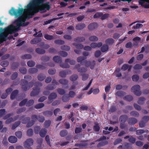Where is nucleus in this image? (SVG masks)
Instances as JSON below:
<instances>
[{
  "mask_svg": "<svg viewBox=\"0 0 149 149\" xmlns=\"http://www.w3.org/2000/svg\"><path fill=\"white\" fill-rule=\"evenodd\" d=\"M45 0H33L24 9L19 8L18 10H15L12 8L9 11L10 14L12 15L15 16L16 17H19L13 24L5 27L0 33V45L8 39L13 38L12 36L10 35L9 37L8 36L19 30L21 26H25L24 22L26 19L32 18L35 13L39 11L42 13H44L49 10L50 8L49 3L47 2L42 4Z\"/></svg>",
  "mask_w": 149,
  "mask_h": 149,
  "instance_id": "f257e3e1",
  "label": "nucleus"
},
{
  "mask_svg": "<svg viewBox=\"0 0 149 149\" xmlns=\"http://www.w3.org/2000/svg\"><path fill=\"white\" fill-rule=\"evenodd\" d=\"M42 86V84L41 83L39 82H36L34 84V86L36 87L33 88V91H32L30 94L31 96H35L38 95L40 92V88L38 86Z\"/></svg>",
  "mask_w": 149,
  "mask_h": 149,
  "instance_id": "f03ea898",
  "label": "nucleus"
},
{
  "mask_svg": "<svg viewBox=\"0 0 149 149\" xmlns=\"http://www.w3.org/2000/svg\"><path fill=\"white\" fill-rule=\"evenodd\" d=\"M21 84L22 89L24 91H26L29 89L30 87L33 86V82H31L28 84V82L24 79L22 80Z\"/></svg>",
  "mask_w": 149,
  "mask_h": 149,
  "instance_id": "7ed1b4c3",
  "label": "nucleus"
},
{
  "mask_svg": "<svg viewBox=\"0 0 149 149\" xmlns=\"http://www.w3.org/2000/svg\"><path fill=\"white\" fill-rule=\"evenodd\" d=\"M34 141L32 138L26 139L23 145L26 149H32L31 146L33 145Z\"/></svg>",
  "mask_w": 149,
  "mask_h": 149,
  "instance_id": "20e7f679",
  "label": "nucleus"
},
{
  "mask_svg": "<svg viewBox=\"0 0 149 149\" xmlns=\"http://www.w3.org/2000/svg\"><path fill=\"white\" fill-rule=\"evenodd\" d=\"M141 87L139 85H136L133 86L131 88L132 92L137 96H139L141 94V92L140 91Z\"/></svg>",
  "mask_w": 149,
  "mask_h": 149,
  "instance_id": "39448f33",
  "label": "nucleus"
},
{
  "mask_svg": "<svg viewBox=\"0 0 149 149\" xmlns=\"http://www.w3.org/2000/svg\"><path fill=\"white\" fill-rule=\"evenodd\" d=\"M31 118L32 120L27 123L26 125L27 127H30L34 124L35 122L38 120V116L33 115L32 116Z\"/></svg>",
  "mask_w": 149,
  "mask_h": 149,
  "instance_id": "423d86ee",
  "label": "nucleus"
},
{
  "mask_svg": "<svg viewBox=\"0 0 149 149\" xmlns=\"http://www.w3.org/2000/svg\"><path fill=\"white\" fill-rule=\"evenodd\" d=\"M57 97V95L56 93H51L48 97V101L47 102V103L50 104L51 103L53 100L56 99Z\"/></svg>",
  "mask_w": 149,
  "mask_h": 149,
  "instance_id": "0eeeda50",
  "label": "nucleus"
},
{
  "mask_svg": "<svg viewBox=\"0 0 149 149\" xmlns=\"http://www.w3.org/2000/svg\"><path fill=\"white\" fill-rule=\"evenodd\" d=\"M95 61H93L91 62L90 61H86V66L87 67L90 66V68L93 69L94 68L95 65Z\"/></svg>",
  "mask_w": 149,
  "mask_h": 149,
  "instance_id": "6e6552de",
  "label": "nucleus"
},
{
  "mask_svg": "<svg viewBox=\"0 0 149 149\" xmlns=\"http://www.w3.org/2000/svg\"><path fill=\"white\" fill-rule=\"evenodd\" d=\"M102 45V43L101 42H92L91 44V48H95L96 47H101Z\"/></svg>",
  "mask_w": 149,
  "mask_h": 149,
  "instance_id": "1a4fd4ad",
  "label": "nucleus"
},
{
  "mask_svg": "<svg viewBox=\"0 0 149 149\" xmlns=\"http://www.w3.org/2000/svg\"><path fill=\"white\" fill-rule=\"evenodd\" d=\"M8 140L10 143H15L17 141V139L15 136H11L8 138Z\"/></svg>",
  "mask_w": 149,
  "mask_h": 149,
  "instance_id": "9d476101",
  "label": "nucleus"
},
{
  "mask_svg": "<svg viewBox=\"0 0 149 149\" xmlns=\"http://www.w3.org/2000/svg\"><path fill=\"white\" fill-rule=\"evenodd\" d=\"M98 26L97 24L96 23H93L90 24L88 26L89 29L93 30L97 28Z\"/></svg>",
  "mask_w": 149,
  "mask_h": 149,
  "instance_id": "9b49d317",
  "label": "nucleus"
},
{
  "mask_svg": "<svg viewBox=\"0 0 149 149\" xmlns=\"http://www.w3.org/2000/svg\"><path fill=\"white\" fill-rule=\"evenodd\" d=\"M20 119L22 120V123L23 124H26L27 121L30 120V118L29 117H26L24 118V116L20 117Z\"/></svg>",
  "mask_w": 149,
  "mask_h": 149,
  "instance_id": "f8f14e48",
  "label": "nucleus"
},
{
  "mask_svg": "<svg viewBox=\"0 0 149 149\" xmlns=\"http://www.w3.org/2000/svg\"><path fill=\"white\" fill-rule=\"evenodd\" d=\"M47 132V130L45 129H42L39 132L40 135L42 137H44L45 136Z\"/></svg>",
  "mask_w": 149,
  "mask_h": 149,
  "instance_id": "ddd939ff",
  "label": "nucleus"
},
{
  "mask_svg": "<svg viewBox=\"0 0 149 149\" xmlns=\"http://www.w3.org/2000/svg\"><path fill=\"white\" fill-rule=\"evenodd\" d=\"M137 122V119L134 118H130L128 120V123L130 125H134Z\"/></svg>",
  "mask_w": 149,
  "mask_h": 149,
  "instance_id": "4468645a",
  "label": "nucleus"
},
{
  "mask_svg": "<svg viewBox=\"0 0 149 149\" xmlns=\"http://www.w3.org/2000/svg\"><path fill=\"white\" fill-rule=\"evenodd\" d=\"M41 40V39L39 38H35L32 39L31 41V43L32 44H35L37 43Z\"/></svg>",
  "mask_w": 149,
  "mask_h": 149,
  "instance_id": "2eb2a0df",
  "label": "nucleus"
},
{
  "mask_svg": "<svg viewBox=\"0 0 149 149\" xmlns=\"http://www.w3.org/2000/svg\"><path fill=\"white\" fill-rule=\"evenodd\" d=\"M53 60L55 62L58 63H61L62 62L61 58L57 56H55L53 58Z\"/></svg>",
  "mask_w": 149,
  "mask_h": 149,
  "instance_id": "dca6fc26",
  "label": "nucleus"
},
{
  "mask_svg": "<svg viewBox=\"0 0 149 149\" xmlns=\"http://www.w3.org/2000/svg\"><path fill=\"white\" fill-rule=\"evenodd\" d=\"M44 38L48 40H52L54 39V37L52 35L45 34L44 36Z\"/></svg>",
  "mask_w": 149,
  "mask_h": 149,
  "instance_id": "f3484780",
  "label": "nucleus"
},
{
  "mask_svg": "<svg viewBox=\"0 0 149 149\" xmlns=\"http://www.w3.org/2000/svg\"><path fill=\"white\" fill-rule=\"evenodd\" d=\"M44 115L47 117H50L53 114V112L51 111H46L43 113Z\"/></svg>",
  "mask_w": 149,
  "mask_h": 149,
  "instance_id": "a211bd4d",
  "label": "nucleus"
},
{
  "mask_svg": "<svg viewBox=\"0 0 149 149\" xmlns=\"http://www.w3.org/2000/svg\"><path fill=\"white\" fill-rule=\"evenodd\" d=\"M141 40L140 38L139 37H137L134 38L133 40L134 41V45L137 46L138 45L139 43Z\"/></svg>",
  "mask_w": 149,
  "mask_h": 149,
  "instance_id": "6ab92c4d",
  "label": "nucleus"
},
{
  "mask_svg": "<svg viewBox=\"0 0 149 149\" xmlns=\"http://www.w3.org/2000/svg\"><path fill=\"white\" fill-rule=\"evenodd\" d=\"M85 27V25L84 24H78L76 26V29L78 30H81L84 28Z\"/></svg>",
  "mask_w": 149,
  "mask_h": 149,
  "instance_id": "aec40b11",
  "label": "nucleus"
},
{
  "mask_svg": "<svg viewBox=\"0 0 149 149\" xmlns=\"http://www.w3.org/2000/svg\"><path fill=\"white\" fill-rule=\"evenodd\" d=\"M73 45L75 46L76 48L78 49H82L84 48L83 45L81 44L74 43H73Z\"/></svg>",
  "mask_w": 149,
  "mask_h": 149,
  "instance_id": "412c9836",
  "label": "nucleus"
},
{
  "mask_svg": "<svg viewBox=\"0 0 149 149\" xmlns=\"http://www.w3.org/2000/svg\"><path fill=\"white\" fill-rule=\"evenodd\" d=\"M142 67L141 65L139 64H137L134 67V72L136 73H137V70H138L141 69L142 68Z\"/></svg>",
  "mask_w": 149,
  "mask_h": 149,
  "instance_id": "4be33fe9",
  "label": "nucleus"
},
{
  "mask_svg": "<svg viewBox=\"0 0 149 149\" xmlns=\"http://www.w3.org/2000/svg\"><path fill=\"white\" fill-rule=\"evenodd\" d=\"M145 100L146 99L145 98L140 97L138 99L137 102L139 104H142L145 103Z\"/></svg>",
  "mask_w": 149,
  "mask_h": 149,
  "instance_id": "5701e85b",
  "label": "nucleus"
},
{
  "mask_svg": "<svg viewBox=\"0 0 149 149\" xmlns=\"http://www.w3.org/2000/svg\"><path fill=\"white\" fill-rule=\"evenodd\" d=\"M109 47L108 45H103L101 48V50L103 52H107L108 51Z\"/></svg>",
  "mask_w": 149,
  "mask_h": 149,
  "instance_id": "b1692460",
  "label": "nucleus"
},
{
  "mask_svg": "<svg viewBox=\"0 0 149 149\" xmlns=\"http://www.w3.org/2000/svg\"><path fill=\"white\" fill-rule=\"evenodd\" d=\"M85 40V38L83 37H78L74 39V41L76 42H81Z\"/></svg>",
  "mask_w": 149,
  "mask_h": 149,
  "instance_id": "393cba45",
  "label": "nucleus"
},
{
  "mask_svg": "<svg viewBox=\"0 0 149 149\" xmlns=\"http://www.w3.org/2000/svg\"><path fill=\"white\" fill-rule=\"evenodd\" d=\"M45 77V75L42 74H40L38 76V79L40 81L43 80Z\"/></svg>",
  "mask_w": 149,
  "mask_h": 149,
  "instance_id": "a878e982",
  "label": "nucleus"
},
{
  "mask_svg": "<svg viewBox=\"0 0 149 149\" xmlns=\"http://www.w3.org/2000/svg\"><path fill=\"white\" fill-rule=\"evenodd\" d=\"M81 76L82 80L84 81L86 80L89 77V74L87 73L82 74Z\"/></svg>",
  "mask_w": 149,
  "mask_h": 149,
  "instance_id": "bb28decb",
  "label": "nucleus"
},
{
  "mask_svg": "<svg viewBox=\"0 0 149 149\" xmlns=\"http://www.w3.org/2000/svg\"><path fill=\"white\" fill-rule=\"evenodd\" d=\"M78 75L77 74H74L72 75L70 77V80L72 81H74L77 80L78 78Z\"/></svg>",
  "mask_w": 149,
  "mask_h": 149,
  "instance_id": "cd10ccee",
  "label": "nucleus"
},
{
  "mask_svg": "<svg viewBox=\"0 0 149 149\" xmlns=\"http://www.w3.org/2000/svg\"><path fill=\"white\" fill-rule=\"evenodd\" d=\"M29 72L31 74L36 73L38 72V70L35 68H32L29 69Z\"/></svg>",
  "mask_w": 149,
  "mask_h": 149,
  "instance_id": "c85d7f7f",
  "label": "nucleus"
},
{
  "mask_svg": "<svg viewBox=\"0 0 149 149\" xmlns=\"http://www.w3.org/2000/svg\"><path fill=\"white\" fill-rule=\"evenodd\" d=\"M18 93V90H16L13 91L11 94L10 96V98L12 100L14 99L17 95Z\"/></svg>",
  "mask_w": 149,
  "mask_h": 149,
  "instance_id": "c756f323",
  "label": "nucleus"
},
{
  "mask_svg": "<svg viewBox=\"0 0 149 149\" xmlns=\"http://www.w3.org/2000/svg\"><path fill=\"white\" fill-rule=\"evenodd\" d=\"M54 43L56 44L63 45L65 44V42L64 40H56L54 41Z\"/></svg>",
  "mask_w": 149,
  "mask_h": 149,
  "instance_id": "7c9ffc66",
  "label": "nucleus"
},
{
  "mask_svg": "<svg viewBox=\"0 0 149 149\" xmlns=\"http://www.w3.org/2000/svg\"><path fill=\"white\" fill-rule=\"evenodd\" d=\"M62 100L63 102H67L70 100L69 97L67 95H64L62 97Z\"/></svg>",
  "mask_w": 149,
  "mask_h": 149,
  "instance_id": "2f4dec72",
  "label": "nucleus"
},
{
  "mask_svg": "<svg viewBox=\"0 0 149 149\" xmlns=\"http://www.w3.org/2000/svg\"><path fill=\"white\" fill-rule=\"evenodd\" d=\"M59 82L62 84L66 85L68 83V81L65 79H60Z\"/></svg>",
  "mask_w": 149,
  "mask_h": 149,
  "instance_id": "473e14b6",
  "label": "nucleus"
},
{
  "mask_svg": "<svg viewBox=\"0 0 149 149\" xmlns=\"http://www.w3.org/2000/svg\"><path fill=\"white\" fill-rule=\"evenodd\" d=\"M36 51L37 53L40 54H44L45 53V51L44 50L40 48L36 49Z\"/></svg>",
  "mask_w": 149,
  "mask_h": 149,
  "instance_id": "72a5a7b5",
  "label": "nucleus"
},
{
  "mask_svg": "<svg viewBox=\"0 0 149 149\" xmlns=\"http://www.w3.org/2000/svg\"><path fill=\"white\" fill-rule=\"evenodd\" d=\"M116 94L118 96L122 97L125 95L126 93L124 92L118 91L116 93Z\"/></svg>",
  "mask_w": 149,
  "mask_h": 149,
  "instance_id": "f704fd0d",
  "label": "nucleus"
},
{
  "mask_svg": "<svg viewBox=\"0 0 149 149\" xmlns=\"http://www.w3.org/2000/svg\"><path fill=\"white\" fill-rule=\"evenodd\" d=\"M127 118L126 116H121L120 118V123H124Z\"/></svg>",
  "mask_w": 149,
  "mask_h": 149,
  "instance_id": "c9c22d12",
  "label": "nucleus"
},
{
  "mask_svg": "<svg viewBox=\"0 0 149 149\" xmlns=\"http://www.w3.org/2000/svg\"><path fill=\"white\" fill-rule=\"evenodd\" d=\"M65 62L66 63H69L71 65H74L75 63V61L74 60H71L69 58L66 59L65 60Z\"/></svg>",
  "mask_w": 149,
  "mask_h": 149,
  "instance_id": "e433bc0d",
  "label": "nucleus"
},
{
  "mask_svg": "<svg viewBox=\"0 0 149 149\" xmlns=\"http://www.w3.org/2000/svg\"><path fill=\"white\" fill-rule=\"evenodd\" d=\"M114 42L113 40L111 38L105 40L106 43L108 45H112Z\"/></svg>",
  "mask_w": 149,
  "mask_h": 149,
  "instance_id": "4c0bfd02",
  "label": "nucleus"
},
{
  "mask_svg": "<svg viewBox=\"0 0 149 149\" xmlns=\"http://www.w3.org/2000/svg\"><path fill=\"white\" fill-rule=\"evenodd\" d=\"M61 48L62 50L68 51L70 50V47L68 45H64L61 46Z\"/></svg>",
  "mask_w": 149,
  "mask_h": 149,
  "instance_id": "58836bf2",
  "label": "nucleus"
},
{
  "mask_svg": "<svg viewBox=\"0 0 149 149\" xmlns=\"http://www.w3.org/2000/svg\"><path fill=\"white\" fill-rule=\"evenodd\" d=\"M86 58H87L86 57L80 56L77 58V61L78 62L80 63L81 64L82 61Z\"/></svg>",
  "mask_w": 149,
  "mask_h": 149,
  "instance_id": "ea45409f",
  "label": "nucleus"
},
{
  "mask_svg": "<svg viewBox=\"0 0 149 149\" xmlns=\"http://www.w3.org/2000/svg\"><path fill=\"white\" fill-rule=\"evenodd\" d=\"M67 63L65 62V63H61L60 64V66L63 68H68L70 66Z\"/></svg>",
  "mask_w": 149,
  "mask_h": 149,
  "instance_id": "a19ab883",
  "label": "nucleus"
},
{
  "mask_svg": "<svg viewBox=\"0 0 149 149\" xmlns=\"http://www.w3.org/2000/svg\"><path fill=\"white\" fill-rule=\"evenodd\" d=\"M15 134L18 139H21L22 136V133L21 131L16 132Z\"/></svg>",
  "mask_w": 149,
  "mask_h": 149,
  "instance_id": "79ce46f5",
  "label": "nucleus"
},
{
  "mask_svg": "<svg viewBox=\"0 0 149 149\" xmlns=\"http://www.w3.org/2000/svg\"><path fill=\"white\" fill-rule=\"evenodd\" d=\"M127 69H128V70L129 71L131 69V67L129 66L127 64L123 65L121 68V69L124 71L126 70Z\"/></svg>",
  "mask_w": 149,
  "mask_h": 149,
  "instance_id": "37998d69",
  "label": "nucleus"
},
{
  "mask_svg": "<svg viewBox=\"0 0 149 149\" xmlns=\"http://www.w3.org/2000/svg\"><path fill=\"white\" fill-rule=\"evenodd\" d=\"M33 134V131L32 129H29L27 130V135L29 136H31Z\"/></svg>",
  "mask_w": 149,
  "mask_h": 149,
  "instance_id": "c03bdc74",
  "label": "nucleus"
},
{
  "mask_svg": "<svg viewBox=\"0 0 149 149\" xmlns=\"http://www.w3.org/2000/svg\"><path fill=\"white\" fill-rule=\"evenodd\" d=\"M130 114L131 116L135 117H138L139 116V114L137 112L134 111L131 112L130 113Z\"/></svg>",
  "mask_w": 149,
  "mask_h": 149,
  "instance_id": "a18cd8bd",
  "label": "nucleus"
},
{
  "mask_svg": "<svg viewBox=\"0 0 149 149\" xmlns=\"http://www.w3.org/2000/svg\"><path fill=\"white\" fill-rule=\"evenodd\" d=\"M27 64L28 66L32 67L35 65V63L32 61H30L27 62Z\"/></svg>",
  "mask_w": 149,
  "mask_h": 149,
  "instance_id": "49530a36",
  "label": "nucleus"
},
{
  "mask_svg": "<svg viewBox=\"0 0 149 149\" xmlns=\"http://www.w3.org/2000/svg\"><path fill=\"white\" fill-rule=\"evenodd\" d=\"M67 131L66 130H61L60 133V134L61 136L64 137L67 135Z\"/></svg>",
  "mask_w": 149,
  "mask_h": 149,
  "instance_id": "de8ad7c7",
  "label": "nucleus"
},
{
  "mask_svg": "<svg viewBox=\"0 0 149 149\" xmlns=\"http://www.w3.org/2000/svg\"><path fill=\"white\" fill-rule=\"evenodd\" d=\"M20 121H17L15 122L13 125L12 127V130H14L18 127L20 124Z\"/></svg>",
  "mask_w": 149,
  "mask_h": 149,
  "instance_id": "09e8293b",
  "label": "nucleus"
},
{
  "mask_svg": "<svg viewBox=\"0 0 149 149\" xmlns=\"http://www.w3.org/2000/svg\"><path fill=\"white\" fill-rule=\"evenodd\" d=\"M98 39V38L95 36H91L89 38V40L91 41H96Z\"/></svg>",
  "mask_w": 149,
  "mask_h": 149,
  "instance_id": "8fccbe9b",
  "label": "nucleus"
},
{
  "mask_svg": "<svg viewBox=\"0 0 149 149\" xmlns=\"http://www.w3.org/2000/svg\"><path fill=\"white\" fill-rule=\"evenodd\" d=\"M77 70L79 72L83 73L86 72L87 70V69L86 68L82 67L78 68Z\"/></svg>",
  "mask_w": 149,
  "mask_h": 149,
  "instance_id": "3c124183",
  "label": "nucleus"
},
{
  "mask_svg": "<svg viewBox=\"0 0 149 149\" xmlns=\"http://www.w3.org/2000/svg\"><path fill=\"white\" fill-rule=\"evenodd\" d=\"M120 69H117L116 71L114 72V73L116 75L117 77H120L121 76V74L120 72Z\"/></svg>",
  "mask_w": 149,
  "mask_h": 149,
  "instance_id": "603ef678",
  "label": "nucleus"
},
{
  "mask_svg": "<svg viewBox=\"0 0 149 149\" xmlns=\"http://www.w3.org/2000/svg\"><path fill=\"white\" fill-rule=\"evenodd\" d=\"M22 58L24 59H29L31 58V56L29 54H26L22 56Z\"/></svg>",
  "mask_w": 149,
  "mask_h": 149,
  "instance_id": "864d4df0",
  "label": "nucleus"
},
{
  "mask_svg": "<svg viewBox=\"0 0 149 149\" xmlns=\"http://www.w3.org/2000/svg\"><path fill=\"white\" fill-rule=\"evenodd\" d=\"M56 88V86L54 85H49L46 87V89L48 90H53Z\"/></svg>",
  "mask_w": 149,
  "mask_h": 149,
  "instance_id": "5fc2aeb1",
  "label": "nucleus"
},
{
  "mask_svg": "<svg viewBox=\"0 0 149 149\" xmlns=\"http://www.w3.org/2000/svg\"><path fill=\"white\" fill-rule=\"evenodd\" d=\"M124 100H125L128 101H131L132 100L133 97L131 95H127L125 96L123 98Z\"/></svg>",
  "mask_w": 149,
  "mask_h": 149,
  "instance_id": "6e6d98bb",
  "label": "nucleus"
},
{
  "mask_svg": "<svg viewBox=\"0 0 149 149\" xmlns=\"http://www.w3.org/2000/svg\"><path fill=\"white\" fill-rule=\"evenodd\" d=\"M58 53L62 56L65 57L68 55V53L65 52L63 51H61L59 52Z\"/></svg>",
  "mask_w": 149,
  "mask_h": 149,
  "instance_id": "4d7b16f0",
  "label": "nucleus"
},
{
  "mask_svg": "<svg viewBox=\"0 0 149 149\" xmlns=\"http://www.w3.org/2000/svg\"><path fill=\"white\" fill-rule=\"evenodd\" d=\"M44 106V104L42 103L38 104L35 106V107L36 109H40Z\"/></svg>",
  "mask_w": 149,
  "mask_h": 149,
  "instance_id": "13d9d810",
  "label": "nucleus"
},
{
  "mask_svg": "<svg viewBox=\"0 0 149 149\" xmlns=\"http://www.w3.org/2000/svg\"><path fill=\"white\" fill-rule=\"evenodd\" d=\"M26 110V108L25 107H23L17 110L16 113H20L23 112L25 111Z\"/></svg>",
  "mask_w": 149,
  "mask_h": 149,
  "instance_id": "bf43d9fd",
  "label": "nucleus"
},
{
  "mask_svg": "<svg viewBox=\"0 0 149 149\" xmlns=\"http://www.w3.org/2000/svg\"><path fill=\"white\" fill-rule=\"evenodd\" d=\"M67 75L66 72L65 71H61L59 73V75L62 77H65Z\"/></svg>",
  "mask_w": 149,
  "mask_h": 149,
  "instance_id": "052dcab7",
  "label": "nucleus"
},
{
  "mask_svg": "<svg viewBox=\"0 0 149 149\" xmlns=\"http://www.w3.org/2000/svg\"><path fill=\"white\" fill-rule=\"evenodd\" d=\"M57 91L59 94L61 95H63L66 93L65 91L63 89L60 88L57 89Z\"/></svg>",
  "mask_w": 149,
  "mask_h": 149,
  "instance_id": "680f3d73",
  "label": "nucleus"
},
{
  "mask_svg": "<svg viewBox=\"0 0 149 149\" xmlns=\"http://www.w3.org/2000/svg\"><path fill=\"white\" fill-rule=\"evenodd\" d=\"M9 64L8 62L6 61H5L2 62L1 63V65L3 67H5L7 66Z\"/></svg>",
  "mask_w": 149,
  "mask_h": 149,
  "instance_id": "e2e57ef3",
  "label": "nucleus"
},
{
  "mask_svg": "<svg viewBox=\"0 0 149 149\" xmlns=\"http://www.w3.org/2000/svg\"><path fill=\"white\" fill-rule=\"evenodd\" d=\"M49 59V57L46 56H44L41 58V60L44 61H48Z\"/></svg>",
  "mask_w": 149,
  "mask_h": 149,
  "instance_id": "0e129e2a",
  "label": "nucleus"
},
{
  "mask_svg": "<svg viewBox=\"0 0 149 149\" xmlns=\"http://www.w3.org/2000/svg\"><path fill=\"white\" fill-rule=\"evenodd\" d=\"M38 120L40 122H43L45 120V118L42 116H38Z\"/></svg>",
  "mask_w": 149,
  "mask_h": 149,
  "instance_id": "69168bd1",
  "label": "nucleus"
},
{
  "mask_svg": "<svg viewBox=\"0 0 149 149\" xmlns=\"http://www.w3.org/2000/svg\"><path fill=\"white\" fill-rule=\"evenodd\" d=\"M82 131V129L80 127H77L75 130V133L77 134L81 132Z\"/></svg>",
  "mask_w": 149,
  "mask_h": 149,
  "instance_id": "338daca9",
  "label": "nucleus"
},
{
  "mask_svg": "<svg viewBox=\"0 0 149 149\" xmlns=\"http://www.w3.org/2000/svg\"><path fill=\"white\" fill-rule=\"evenodd\" d=\"M27 100L26 99H24L23 100L21 101L19 103V106L20 107H22L24 106L26 104Z\"/></svg>",
  "mask_w": 149,
  "mask_h": 149,
  "instance_id": "774afa93",
  "label": "nucleus"
}]
</instances>
